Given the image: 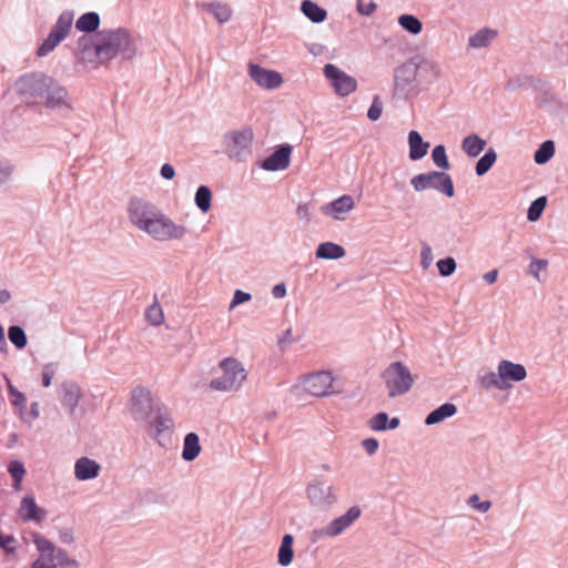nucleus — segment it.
<instances>
[{
  "label": "nucleus",
  "mask_w": 568,
  "mask_h": 568,
  "mask_svg": "<svg viewBox=\"0 0 568 568\" xmlns=\"http://www.w3.org/2000/svg\"><path fill=\"white\" fill-rule=\"evenodd\" d=\"M138 53V45L131 33L123 28L101 30L79 40V58L89 69H98L121 55L132 60Z\"/></svg>",
  "instance_id": "obj_1"
},
{
  "label": "nucleus",
  "mask_w": 568,
  "mask_h": 568,
  "mask_svg": "<svg viewBox=\"0 0 568 568\" xmlns=\"http://www.w3.org/2000/svg\"><path fill=\"white\" fill-rule=\"evenodd\" d=\"M126 211L130 223L154 241H182L190 233L186 225L176 223L145 199H131Z\"/></svg>",
  "instance_id": "obj_2"
},
{
  "label": "nucleus",
  "mask_w": 568,
  "mask_h": 568,
  "mask_svg": "<svg viewBox=\"0 0 568 568\" xmlns=\"http://www.w3.org/2000/svg\"><path fill=\"white\" fill-rule=\"evenodd\" d=\"M221 375L211 379L209 386L212 390L234 393L240 390L247 379L244 364L236 357L229 356L220 361Z\"/></svg>",
  "instance_id": "obj_3"
},
{
  "label": "nucleus",
  "mask_w": 568,
  "mask_h": 568,
  "mask_svg": "<svg viewBox=\"0 0 568 568\" xmlns=\"http://www.w3.org/2000/svg\"><path fill=\"white\" fill-rule=\"evenodd\" d=\"M34 106L69 114L74 111V101L69 90L58 80L49 75L42 88L40 98L37 100V105Z\"/></svg>",
  "instance_id": "obj_4"
},
{
  "label": "nucleus",
  "mask_w": 568,
  "mask_h": 568,
  "mask_svg": "<svg viewBox=\"0 0 568 568\" xmlns=\"http://www.w3.org/2000/svg\"><path fill=\"white\" fill-rule=\"evenodd\" d=\"M362 517V508L353 505L347 510L329 520L326 525L313 529L311 532V541L320 542L324 539H334L346 532Z\"/></svg>",
  "instance_id": "obj_5"
},
{
  "label": "nucleus",
  "mask_w": 568,
  "mask_h": 568,
  "mask_svg": "<svg viewBox=\"0 0 568 568\" xmlns=\"http://www.w3.org/2000/svg\"><path fill=\"white\" fill-rule=\"evenodd\" d=\"M389 397L408 393L414 385V376L403 362H393L382 373Z\"/></svg>",
  "instance_id": "obj_6"
},
{
  "label": "nucleus",
  "mask_w": 568,
  "mask_h": 568,
  "mask_svg": "<svg viewBox=\"0 0 568 568\" xmlns=\"http://www.w3.org/2000/svg\"><path fill=\"white\" fill-rule=\"evenodd\" d=\"M253 139L254 132L250 126L226 132L223 136L225 154L232 161L244 162L251 154Z\"/></svg>",
  "instance_id": "obj_7"
},
{
  "label": "nucleus",
  "mask_w": 568,
  "mask_h": 568,
  "mask_svg": "<svg viewBox=\"0 0 568 568\" xmlns=\"http://www.w3.org/2000/svg\"><path fill=\"white\" fill-rule=\"evenodd\" d=\"M48 78L43 72L24 73L14 81L12 90L23 104L34 106Z\"/></svg>",
  "instance_id": "obj_8"
},
{
  "label": "nucleus",
  "mask_w": 568,
  "mask_h": 568,
  "mask_svg": "<svg viewBox=\"0 0 568 568\" xmlns=\"http://www.w3.org/2000/svg\"><path fill=\"white\" fill-rule=\"evenodd\" d=\"M305 495L308 504L316 509H331L338 501L334 486L318 478L307 484Z\"/></svg>",
  "instance_id": "obj_9"
},
{
  "label": "nucleus",
  "mask_w": 568,
  "mask_h": 568,
  "mask_svg": "<svg viewBox=\"0 0 568 568\" xmlns=\"http://www.w3.org/2000/svg\"><path fill=\"white\" fill-rule=\"evenodd\" d=\"M410 185L415 192L433 189L448 197L455 194L452 178L445 172L432 171L417 174L410 179Z\"/></svg>",
  "instance_id": "obj_10"
},
{
  "label": "nucleus",
  "mask_w": 568,
  "mask_h": 568,
  "mask_svg": "<svg viewBox=\"0 0 568 568\" xmlns=\"http://www.w3.org/2000/svg\"><path fill=\"white\" fill-rule=\"evenodd\" d=\"M146 433L159 445L164 446L163 438L171 435L174 428V419L171 412L163 406H158L146 419Z\"/></svg>",
  "instance_id": "obj_11"
},
{
  "label": "nucleus",
  "mask_w": 568,
  "mask_h": 568,
  "mask_svg": "<svg viewBox=\"0 0 568 568\" xmlns=\"http://www.w3.org/2000/svg\"><path fill=\"white\" fill-rule=\"evenodd\" d=\"M73 18L74 16L70 11H64L60 14L50 33L38 48L37 54L39 57L48 55L65 39L71 31Z\"/></svg>",
  "instance_id": "obj_12"
},
{
  "label": "nucleus",
  "mask_w": 568,
  "mask_h": 568,
  "mask_svg": "<svg viewBox=\"0 0 568 568\" xmlns=\"http://www.w3.org/2000/svg\"><path fill=\"white\" fill-rule=\"evenodd\" d=\"M335 377L331 372L321 371L308 374L301 379V386L307 394L315 397H327L336 392L334 390Z\"/></svg>",
  "instance_id": "obj_13"
},
{
  "label": "nucleus",
  "mask_w": 568,
  "mask_h": 568,
  "mask_svg": "<svg viewBox=\"0 0 568 568\" xmlns=\"http://www.w3.org/2000/svg\"><path fill=\"white\" fill-rule=\"evenodd\" d=\"M159 405L154 404L152 392L146 387H136L131 393L130 412L135 420L143 422Z\"/></svg>",
  "instance_id": "obj_14"
},
{
  "label": "nucleus",
  "mask_w": 568,
  "mask_h": 568,
  "mask_svg": "<svg viewBox=\"0 0 568 568\" xmlns=\"http://www.w3.org/2000/svg\"><path fill=\"white\" fill-rule=\"evenodd\" d=\"M31 538L37 548L38 557L30 568H58V549L55 546L39 532H32Z\"/></svg>",
  "instance_id": "obj_15"
},
{
  "label": "nucleus",
  "mask_w": 568,
  "mask_h": 568,
  "mask_svg": "<svg viewBox=\"0 0 568 568\" xmlns=\"http://www.w3.org/2000/svg\"><path fill=\"white\" fill-rule=\"evenodd\" d=\"M247 75L264 90H275L284 83L283 75L278 71L266 69L255 62L247 63Z\"/></svg>",
  "instance_id": "obj_16"
},
{
  "label": "nucleus",
  "mask_w": 568,
  "mask_h": 568,
  "mask_svg": "<svg viewBox=\"0 0 568 568\" xmlns=\"http://www.w3.org/2000/svg\"><path fill=\"white\" fill-rule=\"evenodd\" d=\"M418 83L433 84L442 78V68L437 60L433 57L419 53L413 57Z\"/></svg>",
  "instance_id": "obj_17"
},
{
  "label": "nucleus",
  "mask_w": 568,
  "mask_h": 568,
  "mask_svg": "<svg viewBox=\"0 0 568 568\" xmlns=\"http://www.w3.org/2000/svg\"><path fill=\"white\" fill-rule=\"evenodd\" d=\"M324 75L331 81L338 95L346 97L356 90V80L334 64L324 67Z\"/></svg>",
  "instance_id": "obj_18"
},
{
  "label": "nucleus",
  "mask_w": 568,
  "mask_h": 568,
  "mask_svg": "<svg viewBox=\"0 0 568 568\" xmlns=\"http://www.w3.org/2000/svg\"><path fill=\"white\" fill-rule=\"evenodd\" d=\"M497 368L504 390L511 389L514 383H520L527 377V371L523 364L514 363L508 359H501L497 364Z\"/></svg>",
  "instance_id": "obj_19"
},
{
  "label": "nucleus",
  "mask_w": 568,
  "mask_h": 568,
  "mask_svg": "<svg viewBox=\"0 0 568 568\" xmlns=\"http://www.w3.org/2000/svg\"><path fill=\"white\" fill-rule=\"evenodd\" d=\"M355 209V200L352 195L344 194L334 201L323 205L321 211L324 215L335 221H345Z\"/></svg>",
  "instance_id": "obj_20"
},
{
  "label": "nucleus",
  "mask_w": 568,
  "mask_h": 568,
  "mask_svg": "<svg viewBox=\"0 0 568 568\" xmlns=\"http://www.w3.org/2000/svg\"><path fill=\"white\" fill-rule=\"evenodd\" d=\"M394 82L395 88L402 91L412 90L414 85L418 83V75L415 64L413 63V57L395 70Z\"/></svg>",
  "instance_id": "obj_21"
},
{
  "label": "nucleus",
  "mask_w": 568,
  "mask_h": 568,
  "mask_svg": "<svg viewBox=\"0 0 568 568\" xmlns=\"http://www.w3.org/2000/svg\"><path fill=\"white\" fill-rule=\"evenodd\" d=\"M292 150L290 144L281 145L262 162L261 168L271 172L286 170L291 163Z\"/></svg>",
  "instance_id": "obj_22"
},
{
  "label": "nucleus",
  "mask_w": 568,
  "mask_h": 568,
  "mask_svg": "<svg viewBox=\"0 0 568 568\" xmlns=\"http://www.w3.org/2000/svg\"><path fill=\"white\" fill-rule=\"evenodd\" d=\"M19 515L23 521L33 520L40 523L45 518L47 511L36 504L33 496L27 495L20 503Z\"/></svg>",
  "instance_id": "obj_23"
},
{
  "label": "nucleus",
  "mask_w": 568,
  "mask_h": 568,
  "mask_svg": "<svg viewBox=\"0 0 568 568\" xmlns=\"http://www.w3.org/2000/svg\"><path fill=\"white\" fill-rule=\"evenodd\" d=\"M101 466L94 459L80 457L74 463V476L78 480L85 481L99 476Z\"/></svg>",
  "instance_id": "obj_24"
},
{
  "label": "nucleus",
  "mask_w": 568,
  "mask_h": 568,
  "mask_svg": "<svg viewBox=\"0 0 568 568\" xmlns=\"http://www.w3.org/2000/svg\"><path fill=\"white\" fill-rule=\"evenodd\" d=\"M82 390L79 385L74 383L64 384L62 386L61 403L68 409L70 415L74 414L77 406L82 398Z\"/></svg>",
  "instance_id": "obj_25"
},
{
  "label": "nucleus",
  "mask_w": 568,
  "mask_h": 568,
  "mask_svg": "<svg viewBox=\"0 0 568 568\" xmlns=\"http://www.w3.org/2000/svg\"><path fill=\"white\" fill-rule=\"evenodd\" d=\"M202 8L221 24L229 22L233 16L232 7L226 2L212 1L204 3Z\"/></svg>",
  "instance_id": "obj_26"
},
{
  "label": "nucleus",
  "mask_w": 568,
  "mask_h": 568,
  "mask_svg": "<svg viewBox=\"0 0 568 568\" xmlns=\"http://www.w3.org/2000/svg\"><path fill=\"white\" fill-rule=\"evenodd\" d=\"M408 148L409 159L412 161H418L423 159L429 149V143L425 142L417 131H410L408 133Z\"/></svg>",
  "instance_id": "obj_27"
},
{
  "label": "nucleus",
  "mask_w": 568,
  "mask_h": 568,
  "mask_svg": "<svg viewBox=\"0 0 568 568\" xmlns=\"http://www.w3.org/2000/svg\"><path fill=\"white\" fill-rule=\"evenodd\" d=\"M456 413L457 406L455 404L445 403L426 416L425 424L427 426L439 424L443 420L453 417L454 415H456Z\"/></svg>",
  "instance_id": "obj_28"
},
{
  "label": "nucleus",
  "mask_w": 568,
  "mask_h": 568,
  "mask_svg": "<svg viewBox=\"0 0 568 568\" xmlns=\"http://www.w3.org/2000/svg\"><path fill=\"white\" fill-rule=\"evenodd\" d=\"M346 254L345 248L333 242H325L317 246L316 257L321 260H339Z\"/></svg>",
  "instance_id": "obj_29"
},
{
  "label": "nucleus",
  "mask_w": 568,
  "mask_h": 568,
  "mask_svg": "<svg viewBox=\"0 0 568 568\" xmlns=\"http://www.w3.org/2000/svg\"><path fill=\"white\" fill-rule=\"evenodd\" d=\"M200 438L195 433H189L183 440L182 458L185 462L194 460L201 453Z\"/></svg>",
  "instance_id": "obj_30"
},
{
  "label": "nucleus",
  "mask_w": 568,
  "mask_h": 568,
  "mask_svg": "<svg viewBox=\"0 0 568 568\" xmlns=\"http://www.w3.org/2000/svg\"><path fill=\"white\" fill-rule=\"evenodd\" d=\"M485 146L486 141L475 133L465 136L462 142V150L469 158L478 156L485 150Z\"/></svg>",
  "instance_id": "obj_31"
},
{
  "label": "nucleus",
  "mask_w": 568,
  "mask_h": 568,
  "mask_svg": "<svg viewBox=\"0 0 568 568\" xmlns=\"http://www.w3.org/2000/svg\"><path fill=\"white\" fill-rule=\"evenodd\" d=\"M294 537L291 534H286L283 536L281 546L278 548L277 560L278 564L283 567H287L292 564L294 558V549H293Z\"/></svg>",
  "instance_id": "obj_32"
},
{
  "label": "nucleus",
  "mask_w": 568,
  "mask_h": 568,
  "mask_svg": "<svg viewBox=\"0 0 568 568\" xmlns=\"http://www.w3.org/2000/svg\"><path fill=\"white\" fill-rule=\"evenodd\" d=\"M301 11L314 23H321L327 18L326 10L312 0H304L301 4Z\"/></svg>",
  "instance_id": "obj_33"
},
{
  "label": "nucleus",
  "mask_w": 568,
  "mask_h": 568,
  "mask_svg": "<svg viewBox=\"0 0 568 568\" xmlns=\"http://www.w3.org/2000/svg\"><path fill=\"white\" fill-rule=\"evenodd\" d=\"M496 36H497V32L491 29H488V28L480 29L475 34L469 37L468 45L473 49L487 48L491 43V41L496 38Z\"/></svg>",
  "instance_id": "obj_34"
},
{
  "label": "nucleus",
  "mask_w": 568,
  "mask_h": 568,
  "mask_svg": "<svg viewBox=\"0 0 568 568\" xmlns=\"http://www.w3.org/2000/svg\"><path fill=\"white\" fill-rule=\"evenodd\" d=\"M100 22V16L97 12H87L77 20L75 28L81 32L92 33L99 29Z\"/></svg>",
  "instance_id": "obj_35"
},
{
  "label": "nucleus",
  "mask_w": 568,
  "mask_h": 568,
  "mask_svg": "<svg viewBox=\"0 0 568 568\" xmlns=\"http://www.w3.org/2000/svg\"><path fill=\"white\" fill-rule=\"evenodd\" d=\"M397 22L402 29L414 36L419 34L423 30L422 21L413 14H400Z\"/></svg>",
  "instance_id": "obj_36"
},
{
  "label": "nucleus",
  "mask_w": 568,
  "mask_h": 568,
  "mask_svg": "<svg viewBox=\"0 0 568 568\" xmlns=\"http://www.w3.org/2000/svg\"><path fill=\"white\" fill-rule=\"evenodd\" d=\"M194 202L202 213H207L211 210L212 191L206 185H201L194 196Z\"/></svg>",
  "instance_id": "obj_37"
},
{
  "label": "nucleus",
  "mask_w": 568,
  "mask_h": 568,
  "mask_svg": "<svg viewBox=\"0 0 568 568\" xmlns=\"http://www.w3.org/2000/svg\"><path fill=\"white\" fill-rule=\"evenodd\" d=\"M555 142L552 140L542 142L534 154L535 162L537 164H545L549 162L555 154Z\"/></svg>",
  "instance_id": "obj_38"
},
{
  "label": "nucleus",
  "mask_w": 568,
  "mask_h": 568,
  "mask_svg": "<svg viewBox=\"0 0 568 568\" xmlns=\"http://www.w3.org/2000/svg\"><path fill=\"white\" fill-rule=\"evenodd\" d=\"M145 320L152 326H160L163 324V322H164L163 308L156 298L145 310Z\"/></svg>",
  "instance_id": "obj_39"
},
{
  "label": "nucleus",
  "mask_w": 568,
  "mask_h": 568,
  "mask_svg": "<svg viewBox=\"0 0 568 568\" xmlns=\"http://www.w3.org/2000/svg\"><path fill=\"white\" fill-rule=\"evenodd\" d=\"M479 385L485 390L497 389L505 392L500 377L498 376V368L496 372H488L479 377Z\"/></svg>",
  "instance_id": "obj_40"
},
{
  "label": "nucleus",
  "mask_w": 568,
  "mask_h": 568,
  "mask_svg": "<svg viewBox=\"0 0 568 568\" xmlns=\"http://www.w3.org/2000/svg\"><path fill=\"white\" fill-rule=\"evenodd\" d=\"M497 153L494 149H489L476 163L475 171L478 176L486 174L495 164Z\"/></svg>",
  "instance_id": "obj_41"
},
{
  "label": "nucleus",
  "mask_w": 568,
  "mask_h": 568,
  "mask_svg": "<svg viewBox=\"0 0 568 568\" xmlns=\"http://www.w3.org/2000/svg\"><path fill=\"white\" fill-rule=\"evenodd\" d=\"M8 471L10 473V475L13 479V488L16 490H21L22 480L26 475V468H24L23 464L19 460H12L9 464Z\"/></svg>",
  "instance_id": "obj_42"
},
{
  "label": "nucleus",
  "mask_w": 568,
  "mask_h": 568,
  "mask_svg": "<svg viewBox=\"0 0 568 568\" xmlns=\"http://www.w3.org/2000/svg\"><path fill=\"white\" fill-rule=\"evenodd\" d=\"M8 337L10 342L19 349L24 348L28 344L26 332L20 326H10L8 329Z\"/></svg>",
  "instance_id": "obj_43"
},
{
  "label": "nucleus",
  "mask_w": 568,
  "mask_h": 568,
  "mask_svg": "<svg viewBox=\"0 0 568 568\" xmlns=\"http://www.w3.org/2000/svg\"><path fill=\"white\" fill-rule=\"evenodd\" d=\"M547 205V197L539 196L528 207L527 219L530 222H536L540 219L545 207Z\"/></svg>",
  "instance_id": "obj_44"
},
{
  "label": "nucleus",
  "mask_w": 568,
  "mask_h": 568,
  "mask_svg": "<svg viewBox=\"0 0 568 568\" xmlns=\"http://www.w3.org/2000/svg\"><path fill=\"white\" fill-rule=\"evenodd\" d=\"M466 504L471 509H474L480 514H486L487 511H489L491 509V506H493V503L490 500H480V497L477 494L470 495L467 498Z\"/></svg>",
  "instance_id": "obj_45"
},
{
  "label": "nucleus",
  "mask_w": 568,
  "mask_h": 568,
  "mask_svg": "<svg viewBox=\"0 0 568 568\" xmlns=\"http://www.w3.org/2000/svg\"><path fill=\"white\" fill-rule=\"evenodd\" d=\"M432 158L437 168L443 170L449 169V162L444 145H436L432 151Z\"/></svg>",
  "instance_id": "obj_46"
},
{
  "label": "nucleus",
  "mask_w": 568,
  "mask_h": 568,
  "mask_svg": "<svg viewBox=\"0 0 568 568\" xmlns=\"http://www.w3.org/2000/svg\"><path fill=\"white\" fill-rule=\"evenodd\" d=\"M388 415L385 412H381L374 415L368 420V426L374 432H384L387 429Z\"/></svg>",
  "instance_id": "obj_47"
},
{
  "label": "nucleus",
  "mask_w": 568,
  "mask_h": 568,
  "mask_svg": "<svg viewBox=\"0 0 568 568\" xmlns=\"http://www.w3.org/2000/svg\"><path fill=\"white\" fill-rule=\"evenodd\" d=\"M457 264L453 257L442 258L437 262V268L442 276L447 277L454 274L456 271Z\"/></svg>",
  "instance_id": "obj_48"
},
{
  "label": "nucleus",
  "mask_w": 568,
  "mask_h": 568,
  "mask_svg": "<svg viewBox=\"0 0 568 568\" xmlns=\"http://www.w3.org/2000/svg\"><path fill=\"white\" fill-rule=\"evenodd\" d=\"M383 112V102L378 95L373 98L372 104L367 111V118L371 121H377Z\"/></svg>",
  "instance_id": "obj_49"
},
{
  "label": "nucleus",
  "mask_w": 568,
  "mask_h": 568,
  "mask_svg": "<svg viewBox=\"0 0 568 568\" xmlns=\"http://www.w3.org/2000/svg\"><path fill=\"white\" fill-rule=\"evenodd\" d=\"M434 261L433 250L429 244L423 243L420 248V266L423 270H428Z\"/></svg>",
  "instance_id": "obj_50"
},
{
  "label": "nucleus",
  "mask_w": 568,
  "mask_h": 568,
  "mask_svg": "<svg viewBox=\"0 0 568 568\" xmlns=\"http://www.w3.org/2000/svg\"><path fill=\"white\" fill-rule=\"evenodd\" d=\"M356 9L362 16L369 17L376 11L377 4L373 0H357Z\"/></svg>",
  "instance_id": "obj_51"
},
{
  "label": "nucleus",
  "mask_w": 568,
  "mask_h": 568,
  "mask_svg": "<svg viewBox=\"0 0 568 568\" xmlns=\"http://www.w3.org/2000/svg\"><path fill=\"white\" fill-rule=\"evenodd\" d=\"M547 266H548L547 260L532 258L530 266H529L530 273L537 281H540L539 273L544 272L547 268Z\"/></svg>",
  "instance_id": "obj_52"
},
{
  "label": "nucleus",
  "mask_w": 568,
  "mask_h": 568,
  "mask_svg": "<svg viewBox=\"0 0 568 568\" xmlns=\"http://www.w3.org/2000/svg\"><path fill=\"white\" fill-rule=\"evenodd\" d=\"M16 539L12 535H2L0 531V548L3 549L7 554L11 555L16 551Z\"/></svg>",
  "instance_id": "obj_53"
},
{
  "label": "nucleus",
  "mask_w": 568,
  "mask_h": 568,
  "mask_svg": "<svg viewBox=\"0 0 568 568\" xmlns=\"http://www.w3.org/2000/svg\"><path fill=\"white\" fill-rule=\"evenodd\" d=\"M251 298H252V296H251L250 293H246V292L241 291V290H236L234 295H233V300H232V302H231V304L229 306V310L232 311L237 305L251 301Z\"/></svg>",
  "instance_id": "obj_54"
},
{
  "label": "nucleus",
  "mask_w": 568,
  "mask_h": 568,
  "mask_svg": "<svg viewBox=\"0 0 568 568\" xmlns=\"http://www.w3.org/2000/svg\"><path fill=\"white\" fill-rule=\"evenodd\" d=\"M57 559H58V564H60L62 567H71V568L78 567L77 560L70 558L68 556L67 551L63 549H58Z\"/></svg>",
  "instance_id": "obj_55"
},
{
  "label": "nucleus",
  "mask_w": 568,
  "mask_h": 568,
  "mask_svg": "<svg viewBox=\"0 0 568 568\" xmlns=\"http://www.w3.org/2000/svg\"><path fill=\"white\" fill-rule=\"evenodd\" d=\"M378 446H379L378 440L375 438H365L362 442V447L365 449V452L369 456H373L377 452Z\"/></svg>",
  "instance_id": "obj_56"
},
{
  "label": "nucleus",
  "mask_w": 568,
  "mask_h": 568,
  "mask_svg": "<svg viewBox=\"0 0 568 568\" xmlns=\"http://www.w3.org/2000/svg\"><path fill=\"white\" fill-rule=\"evenodd\" d=\"M296 215H297L298 220L304 221L306 223L310 222L311 210H310L308 204H306V203L300 204L296 209Z\"/></svg>",
  "instance_id": "obj_57"
},
{
  "label": "nucleus",
  "mask_w": 568,
  "mask_h": 568,
  "mask_svg": "<svg viewBox=\"0 0 568 568\" xmlns=\"http://www.w3.org/2000/svg\"><path fill=\"white\" fill-rule=\"evenodd\" d=\"M12 173V166L6 162H0V185L6 183Z\"/></svg>",
  "instance_id": "obj_58"
},
{
  "label": "nucleus",
  "mask_w": 568,
  "mask_h": 568,
  "mask_svg": "<svg viewBox=\"0 0 568 568\" xmlns=\"http://www.w3.org/2000/svg\"><path fill=\"white\" fill-rule=\"evenodd\" d=\"M11 396L13 397L12 405L14 407L19 408L20 410L26 408L27 398L20 390H17V393L12 394Z\"/></svg>",
  "instance_id": "obj_59"
},
{
  "label": "nucleus",
  "mask_w": 568,
  "mask_h": 568,
  "mask_svg": "<svg viewBox=\"0 0 568 568\" xmlns=\"http://www.w3.org/2000/svg\"><path fill=\"white\" fill-rule=\"evenodd\" d=\"M286 285L284 283H278L272 288V296L276 300L284 298L286 296Z\"/></svg>",
  "instance_id": "obj_60"
},
{
  "label": "nucleus",
  "mask_w": 568,
  "mask_h": 568,
  "mask_svg": "<svg viewBox=\"0 0 568 568\" xmlns=\"http://www.w3.org/2000/svg\"><path fill=\"white\" fill-rule=\"evenodd\" d=\"M160 174L165 180H172L175 176V170L170 163H164L161 166Z\"/></svg>",
  "instance_id": "obj_61"
},
{
  "label": "nucleus",
  "mask_w": 568,
  "mask_h": 568,
  "mask_svg": "<svg viewBox=\"0 0 568 568\" xmlns=\"http://www.w3.org/2000/svg\"><path fill=\"white\" fill-rule=\"evenodd\" d=\"M54 376V371L50 366H45L42 372V384L44 387H49L51 385V381Z\"/></svg>",
  "instance_id": "obj_62"
},
{
  "label": "nucleus",
  "mask_w": 568,
  "mask_h": 568,
  "mask_svg": "<svg viewBox=\"0 0 568 568\" xmlns=\"http://www.w3.org/2000/svg\"><path fill=\"white\" fill-rule=\"evenodd\" d=\"M293 342H294V339H293V329L292 328H287L286 331H284L283 334L281 335V337L278 338L280 345H291Z\"/></svg>",
  "instance_id": "obj_63"
},
{
  "label": "nucleus",
  "mask_w": 568,
  "mask_h": 568,
  "mask_svg": "<svg viewBox=\"0 0 568 568\" xmlns=\"http://www.w3.org/2000/svg\"><path fill=\"white\" fill-rule=\"evenodd\" d=\"M60 540L63 544H72L74 541L73 534L71 530L67 529L60 532Z\"/></svg>",
  "instance_id": "obj_64"
}]
</instances>
